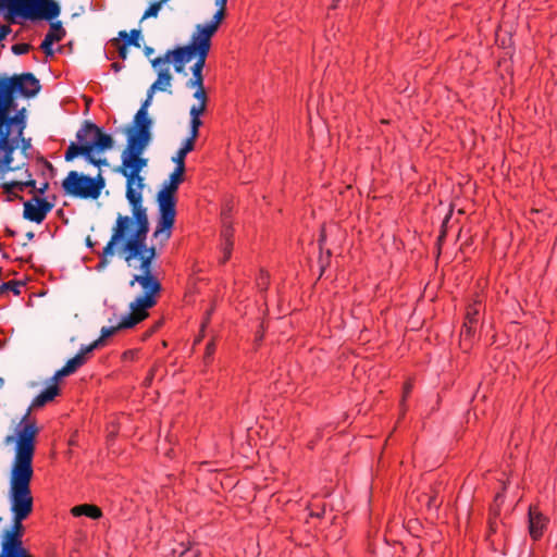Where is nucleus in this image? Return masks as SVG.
<instances>
[{"label":"nucleus","instance_id":"obj_1","mask_svg":"<svg viewBox=\"0 0 557 557\" xmlns=\"http://www.w3.org/2000/svg\"><path fill=\"white\" fill-rule=\"evenodd\" d=\"M149 222L132 219L128 215H119L112 236L100 257L98 269L108 264V257L114 255V248L121 245V252L128 268L137 271L129 282V286L138 284L143 295L129 305V313L123 315L116 326L101 329L99 344L115 334L117 330L131 329L148 317V310L156 305V298L161 289L158 278L152 273V262L156 258V247H147L146 239Z\"/></svg>","mask_w":557,"mask_h":557},{"label":"nucleus","instance_id":"obj_2","mask_svg":"<svg viewBox=\"0 0 557 557\" xmlns=\"http://www.w3.org/2000/svg\"><path fill=\"white\" fill-rule=\"evenodd\" d=\"M59 381L51 376L45 389L32 401L26 413L16 425L13 436H8L5 442L15 443V454L10 471L9 500L12 512V527L10 531L22 536V522L33 512L34 498L30 483L34 476L33 460L35 443L38 435V426L30 418V411L52 401L60 393Z\"/></svg>","mask_w":557,"mask_h":557},{"label":"nucleus","instance_id":"obj_3","mask_svg":"<svg viewBox=\"0 0 557 557\" xmlns=\"http://www.w3.org/2000/svg\"><path fill=\"white\" fill-rule=\"evenodd\" d=\"M59 381L51 376L45 389L32 401L26 413L16 425L13 436H8L5 442L15 443V454L10 471L9 500L12 512V527L10 531L22 536V522L33 512L34 498L30 483L34 476L33 460L35 443L38 435V426L30 418V411L52 401L60 393Z\"/></svg>","mask_w":557,"mask_h":557},{"label":"nucleus","instance_id":"obj_4","mask_svg":"<svg viewBox=\"0 0 557 557\" xmlns=\"http://www.w3.org/2000/svg\"><path fill=\"white\" fill-rule=\"evenodd\" d=\"M153 95L149 88L145 101L134 116L133 125L127 131L126 147L121 154V164L116 170L126 181L125 196L132 208V219L144 221H148L147 209L143 205L146 187L144 172L148 166L144 152L151 140L152 121L148 116V108Z\"/></svg>","mask_w":557,"mask_h":557},{"label":"nucleus","instance_id":"obj_5","mask_svg":"<svg viewBox=\"0 0 557 557\" xmlns=\"http://www.w3.org/2000/svg\"><path fill=\"white\" fill-rule=\"evenodd\" d=\"M226 2L227 0H214L218 11L213 15V18L207 24L197 25L196 32L191 36L188 45L169 51L164 58L152 60V66L158 69L172 61L175 64L176 72H182L185 64L193 59L206 61L211 47V38L224 18Z\"/></svg>","mask_w":557,"mask_h":557},{"label":"nucleus","instance_id":"obj_6","mask_svg":"<svg viewBox=\"0 0 557 557\" xmlns=\"http://www.w3.org/2000/svg\"><path fill=\"white\" fill-rule=\"evenodd\" d=\"M185 170L175 168L157 194L158 219L152 233L153 240L164 246L172 236L176 218V194L184 181Z\"/></svg>","mask_w":557,"mask_h":557},{"label":"nucleus","instance_id":"obj_7","mask_svg":"<svg viewBox=\"0 0 557 557\" xmlns=\"http://www.w3.org/2000/svg\"><path fill=\"white\" fill-rule=\"evenodd\" d=\"M21 146L22 152L25 154L28 149H30V139H26L23 137V134L18 138L16 146L12 149L10 153V163L7 168L3 169V174L0 181V186L5 189L8 193H13L14 190H24L27 186H34L35 182L28 180L30 177L28 170L26 168V156H24L21 162L15 163L13 158V152ZM5 151L0 150V163L4 159Z\"/></svg>","mask_w":557,"mask_h":557},{"label":"nucleus","instance_id":"obj_8","mask_svg":"<svg viewBox=\"0 0 557 557\" xmlns=\"http://www.w3.org/2000/svg\"><path fill=\"white\" fill-rule=\"evenodd\" d=\"M5 17L12 22L16 17L25 20H53L60 14V8L53 0H5Z\"/></svg>","mask_w":557,"mask_h":557},{"label":"nucleus","instance_id":"obj_9","mask_svg":"<svg viewBox=\"0 0 557 557\" xmlns=\"http://www.w3.org/2000/svg\"><path fill=\"white\" fill-rule=\"evenodd\" d=\"M206 61L196 60L195 64L191 66V78L187 82V87L196 89L194 94V98L197 99L198 103L194 104L190 108V129L189 136L187 138L191 140H196L199 134V127L202 122L200 120L201 114L205 112L207 107V94L203 87V75L202 70L205 67Z\"/></svg>","mask_w":557,"mask_h":557},{"label":"nucleus","instance_id":"obj_10","mask_svg":"<svg viewBox=\"0 0 557 557\" xmlns=\"http://www.w3.org/2000/svg\"><path fill=\"white\" fill-rule=\"evenodd\" d=\"M104 178L99 174L97 177H90L71 171L62 182V188L65 195L82 198V199H97L104 187Z\"/></svg>","mask_w":557,"mask_h":557},{"label":"nucleus","instance_id":"obj_11","mask_svg":"<svg viewBox=\"0 0 557 557\" xmlns=\"http://www.w3.org/2000/svg\"><path fill=\"white\" fill-rule=\"evenodd\" d=\"M82 146H89L90 153L109 150L113 146L112 137L104 134L101 128L91 123H86L76 134Z\"/></svg>","mask_w":557,"mask_h":557},{"label":"nucleus","instance_id":"obj_12","mask_svg":"<svg viewBox=\"0 0 557 557\" xmlns=\"http://www.w3.org/2000/svg\"><path fill=\"white\" fill-rule=\"evenodd\" d=\"M53 205L44 198L33 197L24 202L23 216L37 224H40L52 210Z\"/></svg>","mask_w":557,"mask_h":557},{"label":"nucleus","instance_id":"obj_13","mask_svg":"<svg viewBox=\"0 0 557 557\" xmlns=\"http://www.w3.org/2000/svg\"><path fill=\"white\" fill-rule=\"evenodd\" d=\"M98 346L99 341H95L92 344L82 347L77 355L67 360L65 366L53 374L54 380H61L64 376L73 374L78 368H81L86 362L87 355L90 354Z\"/></svg>","mask_w":557,"mask_h":557},{"label":"nucleus","instance_id":"obj_14","mask_svg":"<svg viewBox=\"0 0 557 557\" xmlns=\"http://www.w3.org/2000/svg\"><path fill=\"white\" fill-rule=\"evenodd\" d=\"M548 519L536 508L529 509V532L533 540H539L546 529Z\"/></svg>","mask_w":557,"mask_h":557},{"label":"nucleus","instance_id":"obj_15","mask_svg":"<svg viewBox=\"0 0 557 557\" xmlns=\"http://www.w3.org/2000/svg\"><path fill=\"white\" fill-rule=\"evenodd\" d=\"M65 36V30L62 27L60 22H53L50 25V29L45 36V39L42 40L40 48L46 53V55H52L53 49L52 46L54 42H59L63 39Z\"/></svg>","mask_w":557,"mask_h":557},{"label":"nucleus","instance_id":"obj_16","mask_svg":"<svg viewBox=\"0 0 557 557\" xmlns=\"http://www.w3.org/2000/svg\"><path fill=\"white\" fill-rule=\"evenodd\" d=\"M78 156H83L85 159H87L90 163L100 166L101 164H106V160H96L94 159L92 154L90 153V147L89 146H82L79 143L74 144L72 143L64 154V158L66 161H72Z\"/></svg>","mask_w":557,"mask_h":557},{"label":"nucleus","instance_id":"obj_17","mask_svg":"<svg viewBox=\"0 0 557 557\" xmlns=\"http://www.w3.org/2000/svg\"><path fill=\"white\" fill-rule=\"evenodd\" d=\"M172 83V75L170 73V69H160L158 71V78L157 81L150 86L151 92L156 91H170Z\"/></svg>","mask_w":557,"mask_h":557},{"label":"nucleus","instance_id":"obj_18","mask_svg":"<svg viewBox=\"0 0 557 557\" xmlns=\"http://www.w3.org/2000/svg\"><path fill=\"white\" fill-rule=\"evenodd\" d=\"M71 513L74 517L86 516L91 519H99L102 516V512L99 507L95 505L84 504L75 506L71 509Z\"/></svg>","mask_w":557,"mask_h":557},{"label":"nucleus","instance_id":"obj_19","mask_svg":"<svg viewBox=\"0 0 557 557\" xmlns=\"http://www.w3.org/2000/svg\"><path fill=\"white\" fill-rule=\"evenodd\" d=\"M194 147L195 140L186 138L182 147L176 152V154L172 158L173 162L176 164L175 168H181L185 170V158L190 151L194 150Z\"/></svg>","mask_w":557,"mask_h":557},{"label":"nucleus","instance_id":"obj_20","mask_svg":"<svg viewBox=\"0 0 557 557\" xmlns=\"http://www.w3.org/2000/svg\"><path fill=\"white\" fill-rule=\"evenodd\" d=\"M480 310H481V301L480 300H475L473 304L469 305V307L467 308L465 322H468L470 324H476Z\"/></svg>","mask_w":557,"mask_h":557},{"label":"nucleus","instance_id":"obj_21","mask_svg":"<svg viewBox=\"0 0 557 557\" xmlns=\"http://www.w3.org/2000/svg\"><path fill=\"white\" fill-rule=\"evenodd\" d=\"M120 38L123 40V44H126L127 46H135L139 47V36L140 32L137 29H133L131 34H127L125 30H122L119 33Z\"/></svg>","mask_w":557,"mask_h":557},{"label":"nucleus","instance_id":"obj_22","mask_svg":"<svg viewBox=\"0 0 557 557\" xmlns=\"http://www.w3.org/2000/svg\"><path fill=\"white\" fill-rule=\"evenodd\" d=\"M169 0H160L151 3L148 9L145 11L143 15V20L149 18V17H157L162 5L166 3Z\"/></svg>","mask_w":557,"mask_h":557},{"label":"nucleus","instance_id":"obj_23","mask_svg":"<svg viewBox=\"0 0 557 557\" xmlns=\"http://www.w3.org/2000/svg\"><path fill=\"white\" fill-rule=\"evenodd\" d=\"M230 236H231V231L230 230H225L223 232L224 244H223V259H222V262H226L228 260V258L231 257L233 244H232V242L230 239Z\"/></svg>","mask_w":557,"mask_h":557},{"label":"nucleus","instance_id":"obj_24","mask_svg":"<svg viewBox=\"0 0 557 557\" xmlns=\"http://www.w3.org/2000/svg\"><path fill=\"white\" fill-rule=\"evenodd\" d=\"M22 287H23V285L21 283L11 281V282L3 283L0 286V293L11 292L14 295H20Z\"/></svg>","mask_w":557,"mask_h":557},{"label":"nucleus","instance_id":"obj_25","mask_svg":"<svg viewBox=\"0 0 557 557\" xmlns=\"http://www.w3.org/2000/svg\"><path fill=\"white\" fill-rule=\"evenodd\" d=\"M475 325L476 324H470L468 322H465L461 329V338L463 342L471 339L474 332H475Z\"/></svg>","mask_w":557,"mask_h":557},{"label":"nucleus","instance_id":"obj_26","mask_svg":"<svg viewBox=\"0 0 557 557\" xmlns=\"http://www.w3.org/2000/svg\"><path fill=\"white\" fill-rule=\"evenodd\" d=\"M199 556V549L196 545H189L188 547L184 548L178 557H198Z\"/></svg>","mask_w":557,"mask_h":557},{"label":"nucleus","instance_id":"obj_27","mask_svg":"<svg viewBox=\"0 0 557 557\" xmlns=\"http://www.w3.org/2000/svg\"><path fill=\"white\" fill-rule=\"evenodd\" d=\"M112 45L117 49V51H119V55H120L122 59H126V57H127V45H126V44L121 42L119 39H114V40L112 41Z\"/></svg>","mask_w":557,"mask_h":557},{"label":"nucleus","instance_id":"obj_28","mask_svg":"<svg viewBox=\"0 0 557 557\" xmlns=\"http://www.w3.org/2000/svg\"><path fill=\"white\" fill-rule=\"evenodd\" d=\"M29 49H30V45H28V44H16V45L12 46V51L16 55H22V54L27 53L29 51Z\"/></svg>","mask_w":557,"mask_h":557},{"label":"nucleus","instance_id":"obj_29","mask_svg":"<svg viewBox=\"0 0 557 557\" xmlns=\"http://www.w3.org/2000/svg\"><path fill=\"white\" fill-rule=\"evenodd\" d=\"M215 346L214 343H209L206 348V357L209 358L214 352Z\"/></svg>","mask_w":557,"mask_h":557},{"label":"nucleus","instance_id":"obj_30","mask_svg":"<svg viewBox=\"0 0 557 557\" xmlns=\"http://www.w3.org/2000/svg\"><path fill=\"white\" fill-rule=\"evenodd\" d=\"M11 29L9 26H1L0 27V39H3L4 37H7L9 34H10Z\"/></svg>","mask_w":557,"mask_h":557},{"label":"nucleus","instance_id":"obj_31","mask_svg":"<svg viewBox=\"0 0 557 557\" xmlns=\"http://www.w3.org/2000/svg\"><path fill=\"white\" fill-rule=\"evenodd\" d=\"M322 515V511H313L312 509L310 510V516H314V517H320Z\"/></svg>","mask_w":557,"mask_h":557},{"label":"nucleus","instance_id":"obj_32","mask_svg":"<svg viewBox=\"0 0 557 557\" xmlns=\"http://www.w3.org/2000/svg\"><path fill=\"white\" fill-rule=\"evenodd\" d=\"M5 0H0V11L4 10Z\"/></svg>","mask_w":557,"mask_h":557},{"label":"nucleus","instance_id":"obj_33","mask_svg":"<svg viewBox=\"0 0 557 557\" xmlns=\"http://www.w3.org/2000/svg\"><path fill=\"white\" fill-rule=\"evenodd\" d=\"M150 53H152V49L151 48H146V54L149 55Z\"/></svg>","mask_w":557,"mask_h":557},{"label":"nucleus","instance_id":"obj_34","mask_svg":"<svg viewBox=\"0 0 557 557\" xmlns=\"http://www.w3.org/2000/svg\"><path fill=\"white\" fill-rule=\"evenodd\" d=\"M409 391H410V386H409V385H407V386L405 387V395H407V394L409 393Z\"/></svg>","mask_w":557,"mask_h":557},{"label":"nucleus","instance_id":"obj_35","mask_svg":"<svg viewBox=\"0 0 557 557\" xmlns=\"http://www.w3.org/2000/svg\"><path fill=\"white\" fill-rule=\"evenodd\" d=\"M261 280H262V283H261V284H264V283H265V280H267V276L262 274Z\"/></svg>","mask_w":557,"mask_h":557},{"label":"nucleus","instance_id":"obj_36","mask_svg":"<svg viewBox=\"0 0 557 557\" xmlns=\"http://www.w3.org/2000/svg\"><path fill=\"white\" fill-rule=\"evenodd\" d=\"M27 236H28V238L32 239L34 237V234L33 233H28Z\"/></svg>","mask_w":557,"mask_h":557}]
</instances>
